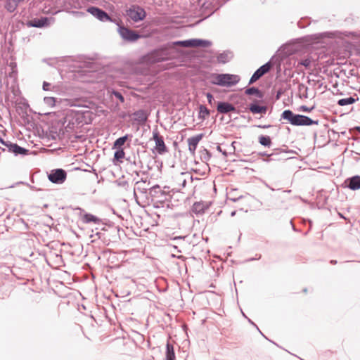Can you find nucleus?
Instances as JSON below:
<instances>
[{"label": "nucleus", "instance_id": "1", "mask_svg": "<svg viewBox=\"0 0 360 360\" xmlns=\"http://www.w3.org/2000/svg\"><path fill=\"white\" fill-rule=\"evenodd\" d=\"M282 118L288 120L292 125L295 126H310L317 124V122L312 120L309 117L295 115L291 110H285L283 112Z\"/></svg>", "mask_w": 360, "mask_h": 360}, {"label": "nucleus", "instance_id": "2", "mask_svg": "<svg viewBox=\"0 0 360 360\" xmlns=\"http://www.w3.org/2000/svg\"><path fill=\"white\" fill-rule=\"evenodd\" d=\"M210 82L221 86H231L240 81V77L231 74H212L210 77Z\"/></svg>", "mask_w": 360, "mask_h": 360}, {"label": "nucleus", "instance_id": "3", "mask_svg": "<svg viewBox=\"0 0 360 360\" xmlns=\"http://www.w3.org/2000/svg\"><path fill=\"white\" fill-rule=\"evenodd\" d=\"M127 15L132 20L136 22L141 20L145 18L146 12L143 8L133 6L127 10Z\"/></svg>", "mask_w": 360, "mask_h": 360}, {"label": "nucleus", "instance_id": "4", "mask_svg": "<svg viewBox=\"0 0 360 360\" xmlns=\"http://www.w3.org/2000/svg\"><path fill=\"white\" fill-rule=\"evenodd\" d=\"M67 177V174L63 169H53L49 174V179L54 184H62L63 183Z\"/></svg>", "mask_w": 360, "mask_h": 360}, {"label": "nucleus", "instance_id": "5", "mask_svg": "<svg viewBox=\"0 0 360 360\" xmlns=\"http://www.w3.org/2000/svg\"><path fill=\"white\" fill-rule=\"evenodd\" d=\"M153 139L155 143V150L160 155L167 151L162 136L158 131H153Z\"/></svg>", "mask_w": 360, "mask_h": 360}, {"label": "nucleus", "instance_id": "6", "mask_svg": "<svg viewBox=\"0 0 360 360\" xmlns=\"http://www.w3.org/2000/svg\"><path fill=\"white\" fill-rule=\"evenodd\" d=\"M271 69V65L268 63L261 66L253 74L250 80V84L254 83L258 80L264 74L267 73Z\"/></svg>", "mask_w": 360, "mask_h": 360}, {"label": "nucleus", "instance_id": "7", "mask_svg": "<svg viewBox=\"0 0 360 360\" xmlns=\"http://www.w3.org/2000/svg\"><path fill=\"white\" fill-rule=\"evenodd\" d=\"M120 34L124 39L129 41H136L139 38V35L134 31L123 27L120 28Z\"/></svg>", "mask_w": 360, "mask_h": 360}, {"label": "nucleus", "instance_id": "8", "mask_svg": "<svg viewBox=\"0 0 360 360\" xmlns=\"http://www.w3.org/2000/svg\"><path fill=\"white\" fill-rule=\"evenodd\" d=\"M202 134H199L195 136L191 137L188 139V150L193 155L195 154L197 146L199 141L202 139Z\"/></svg>", "mask_w": 360, "mask_h": 360}, {"label": "nucleus", "instance_id": "9", "mask_svg": "<svg viewBox=\"0 0 360 360\" xmlns=\"http://www.w3.org/2000/svg\"><path fill=\"white\" fill-rule=\"evenodd\" d=\"M88 11L93 15L96 16L98 19L102 21L110 20L109 16L104 11L94 7L89 8Z\"/></svg>", "mask_w": 360, "mask_h": 360}, {"label": "nucleus", "instance_id": "10", "mask_svg": "<svg viewBox=\"0 0 360 360\" xmlns=\"http://www.w3.org/2000/svg\"><path fill=\"white\" fill-rule=\"evenodd\" d=\"M47 21L48 20L46 18H34L29 20L27 22V25L28 27H42L47 25Z\"/></svg>", "mask_w": 360, "mask_h": 360}, {"label": "nucleus", "instance_id": "11", "mask_svg": "<svg viewBox=\"0 0 360 360\" xmlns=\"http://www.w3.org/2000/svg\"><path fill=\"white\" fill-rule=\"evenodd\" d=\"M6 146L8 148V150L10 152H12L15 155H26L28 153V150L19 146L16 143L6 144Z\"/></svg>", "mask_w": 360, "mask_h": 360}, {"label": "nucleus", "instance_id": "12", "mask_svg": "<svg viewBox=\"0 0 360 360\" xmlns=\"http://www.w3.org/2000/svg\"><path fill=\"white\" fill-rule=\"evenodd\" d=\"M347 186L352 190L360 189V176H354L352 178L347 179L345 181V184H347Z\"/></svg>", "mask_w": 360, "mask_h": 360}, {"label": "nucleus", "instance_id": "13", "mask_svg": "<svg viewBox=\"0 0 360 360\" xmlns=\"http://www.w3.org/2000/svg\"><path fill=\"white\" fill-rule=\"evenodd\" d=\"M217 110L220 113H227L235 110V108L230 103L220 102L217 105Z\"/></svg>", "mask_w": 360, "mask_h": 360}, {"label": "nucleus", "instance_id": "14", "mask_svg": "<svg viewBox=\"0 0 360 360\" xmlns=\"http://www.w3.org/2000/svg\"><path fill=\"white\" fill-rule=\"evenodd\" d=\"M207 208L208 205L207 203L203 202H197L193 204L192 210L196 214H201L203 213Z\"/></svg>", "mask_w": 360, "mask_h": 360}, {"label": "nucleus", "instance_id": "15", "mask_svg": "<svg viewBox=\"0 0 360 360\" xmlns=\"http://www.w3.org/2000/svg\"><path fill=\"white\" fill-rule=\"evenodd\" d=\"M82 220L84 223H94L97 224L99 222V219L91 214H85L82 217Z\"/></svg>", "mask_w": 360, "mask_h": 360}, {"label": "nucleus", "instance_id": "16", "mask_svg": "<svg viewBox=\"0 0 360 360\" xmlns=\"http://www.w3.org/2000/svg\"><path fill=\"white\" fill-rule=\"evenodd\" d=\"M191 47H207L210 45V43L207 41L201 39H190Z\"/></svg>", "mask_w": 360, "mask_h": 360}, {"label": "nucleus", "instance_id": "17", "mask_svg": "<svg viewBox=\"0 0 360 360\" xmlns=\"http://www.w3.org/2000/svg\"><path fill=\"white\" fill-rule=\"evenodd\" d=\"M266 106H259L256 104H252L250 106V110L254 113H266Z\"/></svg>", "mask_w": 360, "mask_h": 360}, {"label": "nucleus", "instance_id": "18", "mask_svg": "<svg viewBox=\"0 0 360 360\" xmlns=\"http://www.w3.org/2000/svg\"><path fill=\"white\" fill-rule=\"evenodd\" d=\"M161 52H154L150 56H148L147 61L150 63H156L159 62L162 60H164V58L160 56Z\"/></svg>", "mask_w": 360, "mask_h": 360}, {"label": "nucleus", "instance_id": "19", "mask_svg": "<svg viewBox=\"0 0 360 360\" xmlns=\"http://www.w3.org/2000/svg\"><path fill=\"white\" fill-rule=\"evenodd\" d=\"M166 360H175L174 347L169 343L167 344Z\"/></svg>", "mask_w": 360, "mask_h": 360}, {"label": "nucleus", "instance_id": "20", "mask_svg": "<svg viewBox=\"0 0 360 360\" xmlns=\"http://www.w3.org/2000/svg\"><path fill=\"white\" fill-rule=\"evenodd\" d=\"M245 94L248 95H255L257 97L262 98L263 94L257 88L252 87L246 89Z\"/></svg>", "mask_w": 360, "mask_h": 360}, {"label": "nucleus", "instance_id": "21", "mask_svg": "<svg viewBox=\"0 0 360 360\" xmlns=\"http://www.w3.org/2000/svg\"><path fill=\"white\" fill-rule=\"evenodd\" d=\"M128 137H129L128 135H125L122 137L117 139L113 144V148H120L122 146H123L124 144V143L128 139Z\"/></svg>", "mask_w": 360, "mask_h": 360}, {"label": "nucleus", "instance_id": "22", "mask_svg": "<svg viewBox=\"0 0 360 360\" xmlns=\"http://www.w3.org/2000/svg\"><path fill=\"white\" fill-rule=\"evenodd\" d=\"M355 101H356V100L354 98H353L352 97H349V98H346L340 99L338 101V103L340 106H344V105L352 104Z\"/></svg>", "mask_w": 360, "mask_h": 360}, {"label": "nucleus", "instance_id": "23", "mask_svg": "<svg viewBox=\"0 0 360 360\" xmlns=\"http://www.w3.org/2000/svg\"><path fill=\"white\" fill-rule=\"evenodd\" d=\"M259 142L264 146H270L271 144V140L269 136H261L259 138Z\"/></svg>", "mask_w": 360, "mask_h": 360}, {"label": "nucleus", "instance_id": "24", "mask_svg": "<svg viewBox=\"0 0 360 360\" xmlns=\"http://www.w3.org/2000/svg\"><path fill=\"white\" fill-rule=\"evenodd\" d=\"M17 1H6L5 8L9 12H13L17 8Z\"/></svg>", "mask_w": 360, "mask_h": 360}, {"label": "nucleus", "instance_id": "25", "mask_svg": "<svg viewBox=\"0 0 360 360\" xmlns=\"http://www.w3.org/2000/svg\"><path fill=\"white\" fill-rule=\"evenodd\" d=\"M125 156V153L123 149L120 148L117 150L114 154L115 160L121 161Z\"/></svg>", "mask_w": 360, "mask_h": 360}, {"label": "nucleus", "instance_id": "26", "mask_svg": "<svg viewBox=\"0 0 360 360\" xmlns=\"http://www.w3.org/2000/svg\"><path fill=\"white\" fill-rule=\"evenodd\" d=\"M44 101V103L49 107L55 106L56 98L54 97H45Z\"/></svg>", "mask_w": 360, "mask_h": 360}, {"label": "nucleus", "instance_id": "27", "mask_svg": "<svg viewBox=\"0 0 360 360\" xmlns=\"http://www.w3.org/2000/svg\"><path fill=\"white\" fill-rule=\"evenodd\" d=\"M177 45H180L184 47H191V41L189 40H185V41H180L175 43Z\"/></svg>", "mask_w": 360, "mask_h": 360}, {"label": "nucleus", "instance_id": "28", "mask_svg": "<svg viewBox=\"0 0 360 360\" xmlns=\"http://www.w3.org/2000/svg\"><path fill=\"white\" fill-rule=\"evenodd\" d=\"M311 60L309 58H306L304 60H301L299 64L306 67V68H309L310 65H311Z\"/></svg>", "mask_w": 360, "mask_h": 360}, {"label": "nucleus", "instance_id": "29", "mask_svg": "<svg viewBox=\"0 0 360 360\" xmlns=\"http://www.w3.org/2000/svg\"><path fill=\"white\" fill-rule=\"evenodd\" d=\"M200 113L202 115V116H204L205 115H209L210 114V112L209 110L207 109L206 107L205 106H200Z\"/></svg>", "mask_w": 360, "mask_h": 360}, {"label": "nucleus", "instance_id": "30", "mask_svg": "<svg viewBox=\"0 0 360 360\" xmlns=\"http://www.w3.org/2000/svg\"><path fill=\"white\" fill-rule=\"evenodd\" d=\"M314 109V107L309 108L306 105H302L300 107V110L303 112H311Z\"/></svg>", "mask_w": 360, "mask_h": 360}, {"label": "nucleus", "instance_id": "31", "mask_svg": "<svg viewBox=\"0 0 360 360\" xmlns=\"http://www.w3.org/2000/svg\"><path fill=\"white\" fill-rule=\"evenodd\" d=\"M113 94L122 102V103H124V97L122 96V95L117 92V91H114L113 92Z\"/></svg>", "mask_w": 360, "mask_h": 360}, {"label": "nucleus", "instance_id": "32", "mask_svg": "<svg viewBox=\"0 0 360 360\" xmlns=\"http://www.w3.org/2000/svg\"><path fill=\"white\" fill-rule=\"evenodd\" d=\"M50 86H51V84H49V82H44L43 83V89L44 91H50L51 90Z\"/></svg>", "mask_w": 360, "mask_h": 360}, {"label": "nucleus", "instance_id": "33", "mask_svg": "<svg viewBox=\"0 0 360 360\" xmlns=\"http://www.w3.org/2000/svg\"><path fill=\"white\" fill-rule=\"evenodd\" d=\"M207 100H208V102L210 103H211L212 101L213 100V96L210 93H207Z\"/></svg>", "mask_w": 360, "mask_h": 360}, {"label": "nucleus", "instance_id": "34", "mask_svg": "<svg viewBox=\"0 0 360 360\" xmlns=\"http://www.w3.org/2000/svg\"><path fill=\"white\" fill-rule=\"evenodd\" d=\"M231 193H232V191L229 192V193H228V195H229V198L231 200H236V198H232V197H231Z\"/></svg>", "mask_w": 360, "mask_h": 360}, {"label": "nucleus", "instance_id": "35", "mask_svg": "<svg viewBox=\"0 0 360 360\" xmlns=\"http://www.w3.org/2000/svg\"><path fill=\"white\" fill-rule=\"evenodd\" d=\"M359 91L360 92V89L359 90Z\"/></svg>", "mask_w": 360, "mask_h": 360}]
</instances>
